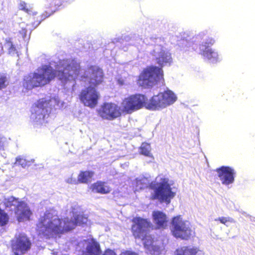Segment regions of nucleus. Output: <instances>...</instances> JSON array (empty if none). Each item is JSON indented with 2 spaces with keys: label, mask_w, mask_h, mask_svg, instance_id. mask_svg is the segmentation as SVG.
<instances>
[{
  "label": "nucleus",
  "mask_w": 255,
  "mask_h": 255,
  "mask_svg": "<svg viewBox=\"0 0 255 255\" xmlns=\"http://www.w3.org/2000/svg\"><path fill=\"white\" fill-rule=\"evenodd\" d=\"M91 223L87 214H79L74 216V219L68 217L59 218L49 211L40 216L36 224L38 235L50 239L55 235L60 236L74 229L76 226H86Z\"/></svg>",
  "instance_id": "1"
},
{
  "label": "nucleus",
  "mask_w": 255,
  "mask_h": 255,
  "mask_svg": "<svg viewBox=\"0 0 255 255\" xmlns=\"http://www.w3.org/2000/svg\"><path fill=\"white\" fill-rule=\"evenodd\" d=\"M177 97L170 90H166L153 96L149 101L142 94H136L125 98L121 104L123 115L130 114L143 107L150 110H158L173 104Z\"/></svg>",
  "instance_id": "2"
},
{
  "label": "nucleus",
  "mask_w": 255,
  "mask_h": 255,
  "mask_svg": "<svg viewBox=\"0 0 255 255\" xmlns=\"http://www.w3.org/2000/svg\"><path fill=\"white\" fill-rule=\"evenodd\" d=\"M62 69L57 71L49 65H43L40 73H35L36 84L42 87L48 84L57 76L63 82H75L80 74V63L75 59L64 60L61 64Z\"/></svg>",
  "instance_id": "3"
},
{
  "label": "nucleus",
  "mask_w": 255,
  "mask_h": 255,
  "mask_svg": "<svg viewBox=\"0 0 255 255\" xmlns=\"http://www.w3.org/2000/svg\"><path fill=\"white\" fill-rule=\"evenodd\" d=\"M82 69L80 71L81 72ZM79 76L81 81L86 82L88 80L89 86L81 90L79 95L81 102L87 107L91 108L95 107L100 98V94L96 87L101 84L104 81V74L103 70L97 65L88 66L83 75Z\"/></svg>",
  "instance_id": "4"
},
{
  "label": "nucleus",
  "mask_w": 255,
  "mask_h": 255,
  "mask_svg": "<svg viewBox=\"0 0 255 255\" xmlns=\"http://www.w3.org/2000/svg\"><path fill=\"white\" fill-rule=\"evenodd\" d=\"M131 232L135 239H141L144 247H147L152 245L153 239L149 234L152 224L147 219L141 217H134L131 220Z\"/></svg>",
  "instance_id": "5"
},
{
  "label": "nucleus",
  "mask_w": 255,
  "mask_h": 255,
  "mask_svg": "<svg viewBox=\"0 0 255 255\" xmlns=\"http://www.w3.org/2000/svg\"><path fill=\"white\" fill-rule=\"evenodd\" d=\"M163 80V71L161 68L151 65L144 68L138 75L137 85L144 88H149Z\"/></svg>",
  "instance_id": "6"
},
{
  "label": "nucleus",
  "mask_w": 255,
  "mask_h": 255,
  "mask_svg": "<svg viewBox=\"0 0 255 255\" xmlns=\"http://www.w3.org/2000/svg\"><path fill=\"white\" fill-rule=\"evenodd\" d=\"M160 180L157 187H156V184L154 182L149 184V188L154 190L150 199L153 200L157 199L161 203L165 202L166 204H169L171 200L175 196L176 193L172 190L168 178H163Z\"/></svg>",
  "instance_id": "7"
},
{
  "label": "nucleus",
  "mask_w": 255,
  "mask_h": 255,
  "mask_svg": "<svg viewBox=\"0 0 255 255\" xmlns=\"http://www.w3.org/2000/svg\"><path fill=\"white\" fill-rule=\"evenodd\" d=\"M171 232L176 238L188 240L192 236V231L189 223L182 219L180 215L174 217L171 220Z\"/></svg>",
  "instance_id": "8"
},
{
  "label": "nucleus",
  "mask_w": 255,
  "mask_h": 255,
  "mask_svg": "<svg viewBox=\"0 0 255 255\" xmlns=\"http://www.w3.org/2000/svg\"><path fill=\"white\" fill-rule=\"evenodd\" d=\"M99 117L104 120L113 121L123 115L122 107L113 102H105L97 110Z\"/></svg>",
  "instance_id": "9"
},
{
  "label": "nucleus",
  "mask_w": 255,
  "mask_h": 255,
  "mask_svg": "<svg viewBox=\"0 0 255 255\" xmlns=\"http://www.w3.org/2000/svg\"><path fill=\"white\" fill-rule=\"evenodd\" d=\"M11 248L13 253L23 255L27 253L31 247L30 239L24 234L15 235L14 238L11 240Z\"/></svg>",
  "instance_id": "10"
},
{
  "label": "nucleus",
  "mask_w": 255,
  "mask_h": 255,
  "mask_svg": "<svg viewBox=\"0 0 255 255\" xmlns=\"http://www.w3.org/2000/svg\"><path fill=\"white\" fill-rule=\"evenodd\" d=\"M222 184L228 185L234 182L235 171L229 166H222L216 169Z\"/></svg>",
  "instance_id": "11"
},
{
  "label": "nucleus",
  "mask_w": 255,
  "mask_h": 255,
  "mask_svg": "<svg viewBox=\"0 0 255 255\" xmlns=\"http://www.w3.org/2000/svg\"><path fill=\"white\" fill-rule=\"evenodd\" d=\"M15 214L19 222L30 220L32 213L27 204L24 201H20L15 208Z\"/></svg>",
  "instance_id": "12"
},
{
  "label": "nucleus",
  "mask_w": 255,
  "mask_h": 255,
  "mask_svg": "<svg viewBox=\"0 0 255 255\" xmlns=\"http://www.w3.org/2000/svg\"><path fill=\"white\" fill-rule=\"evenodd\" d=\"M152 217L157 229H164L166 228L168 220L165 213L161 211H155L152 213Z\"/></svg>",
  "instance_id": "13"
},
{
  "label": "nucleus",
  "mask_w": 255,
  "mask_h": 255,
  "mask_svg": "<svg viewBox=\"0 0 255 255\" xmlns=\"http://www.w3.org/2000/svg\"><path fill=\"white\" fill-rule=\"evenodd\" d=\"M175 255H204V253L195 246H184L176 250Z\"/></svg>",
  "instance_id": "14"
},
{
  "label": "nucleus",
  "mask_w": 255,
  "mask_h": 255,
  "mask_svg": "<svg viewBox=\"0 0 255 255\" xmlns=\"http://www.w3.org/2000/svg\"><path fill=\"white\" fill-rule=\"evenodd\" d=\"M90 189L92 192L101 194H107L109 193L111 188L107 185L106 182L102 181H97L91 184Z\"/></svg>",
  "instance_id": "15"
},
{
  "label": "nucleus",
  "mask_w": 255,
  "mask_h": 255,
  "mask_svg": "<svg viewBox=\"0 0 255 255\" xmlns=\"http://www.w3.org/2000/svg\"><path fill=\"white\" fill-rule=\"evenodd\" d=\"M171 55V53L169 52L163 50H161L155 59L157 64L159 66L158 67L161 68L162 69L164 66L167 64L170 65L172 61Z\"/></svg>",
  "instance_id": "16"
},
{
  "label": "nucleus",
  "mask_w": 255,
  "mask_h": 255,
  "mask_svg": "<svg viewBox=\"0 0 255 255\" xmlns=\"http://www.w3.org/2000/svg\"><path fill=\"white\" fill-rule=\"evenodd\" d=\"M85 243L86 249L83 255H100L101 252L98 243L93 240L85 241Z\"/></svg>",
  "instance_id": "17"
},
{
  "label": "nucleus",
  "mask_w": 255,
  "mask_h": 255,
  "mask_svg": "<svg viewBox=\"0 0 255 255\" xmlns=\"http://www.w3.org/2000/svg\"><path fill=\"white\" fill-rule=\"evenodd\" d=\"M95 174L92 170L81 171L77 177V182L79 183L88 184L91 182Z\"/></svg>",
  "instance_id": "18"
},
{
  "label": "nucleus",
  "mask_w": 255,
  "mask_h": 255,
  "mask_svg": "<svg viewBox=\"0 0 255 255\" xmlns=\"http://www.w3.org/2000/svg\"><path fill=\"white\" fill-rule=\"evenodd\" d=\"M36 83L35 73H30L24 77L23 85L26 89L31 90L34 88L38 87Z\"/></svg>",
  "instance_id": "19"
},
{
  "label": "nucleus",
  "mask_w": 255,
  "mask_h": 255,
  "mask_svg": "<svg viewBox=\"0 0 255 255\" xmlns=\"http://www.w3.org/2000/svg\"><path fill=\"white\" fill-rule=\"evenodd\" d=\"M139 153L145 156L153 157L151 153V147L150 144L143 142L139 147Z\"/></svg>",
  "instance_id": "20"
},
{
  "label": "nucleus",
  "mask_w": 255,
  "mask_h": 255,
  "mask_svg": "<svg viewBox=\"0 0 255 255\" xmlns=\"http://www.w3.org/2000/svg\"><path fill=\"white\" fill-rule=\"evenodd\" d=\"M201 54L209 60L216 59L218 55L217 52L211 48H209L208 47H206L205 50H203Z\"/></svg>",
  "instance_id": "21"
},
{
  "label": "nucleus",
  "mask_w": 255,
  "mask_h": 255,
  "mask_svg": "<svg viewBox=\"0 0 255 255\" xmlns=\"http://www.w3.org/2000/svg\"><path fill=\"white\" fill-rule=\"evenodd\" d=\"M19 202L18 198L10 196L4 199L3 204L5 208H11L13 206L16 207Z\"/></svg>",
  "instance_id": "22"
},
{
  "label": "nucleus",
  "mask_w": 255,
  "mask_h": 255,
  "mask_svg": "<svg viewBox=\"0 0 255 255\" xmlns=\"http://www.w3.org/2000/svg\"><path fill=\"white\" fill-rule=\"evenodd\" d=\"M102 255H117V254L112 250L108 249H106ZM120 255H138L137 254L130 252L128 251H126L122 253Z\"/></svg>",
  "instance_id": "23"
},
{
  "label": "nucleus",
  "mask_w": 255,
  "mask_h": 255,
  "mask_svg": "<svg viewBox=\"0 0 255 255\" xmlns=\"http://www.w3.org/2000/svg\"><path fill=\"white\" fill-rule=\"evenodd\" d=\"M9 217L6 213L0 208V226H3L8 222Z\"/></svg>",
  "instance_id": "24"
},
{
  "label": "nucleus",
  "mask_w": 255,
  "mask_h": 255,
  "mask_svg": "<svg viewBox=\"0 0 255 255\" xmlns=\"http://www.w3.org/2000/svg\"><path fill=\"white\" fill-rule=\"evenodd\" d=\"M49 100H45L44 99H39L36 104V107L42 110L47 108L49 106Z\"/></svg>",
  "instance_id": "25"
},
{
  "label": "nucleus",
  "mask_w": 255,
  "mask_h": 255,
  "mask_svg": "<svg viewBox=\"0 0 255 255\" xmlns=\"http://www.w3.org/2000/svg\"><path fill=\"white\" fill-rule=\"evenodd\" d=\"M19 9L24 11L28 14H30L32 12V7L27 5L26 3L23 1H20V2L19 3Z\"/></svg>",
  "instance_id": "26"
},
{
  "label": "nucleus",
  "mask_w": 255,
  "mask_h": 255,
  "mask_svg": "<svg viewBox=\"0 0 255 255\" xmlns=\"http://www.w3.org/2000/svg\"><path fill=\"white\" fill-rule=\"evenodd\" d=\"M15 163L22 167H25L28 165V161L21 157L16 158Z\"/></svg>",
  "instance_id": "27"
},
{
  "label": "nucleus",
  "mask_w": 255,
  "mask_h": 255,
  "mask_svg": "<svg viewBox=\"0 0 255 255\" xmlns=\"http://www.w3.org/2000/svg\"><path fill=\"white\" fill-rule=\"evenodd\" d=\"M216 221H219L221 223L223 224H225L227 222H230V223H234L235 221L234 219L230 217H220L218 219L216 220Z\"/></svg>",
  "instance_id": "28"
},
{
  "label": "nucleus",
  "mask_w": 255,
  "mask_h": 255,
  "mask_svg": "<svg viewBox=\"0 0 255 255\" xmlns=\"http://www.w3.org/2000/svg\"><path fill=\"white\" fill-rule=\"evenodd\" d=\"M7 81V78L5 76L0 74V90L5 88L6 85L5 83Z\"/></svg>",
  "instance_id": "29"
},
{
  "label": "nucleus",
  "mask_w": 255,
  "mask_h": 255,
  "mask_svg": "<svg viewBox=\"0 0 255 255\" xmlns=\"http://www.w3.org/2000/svg\"><path fill=\"white\" fill-rule=\"evenodd\" d=\"M215 42V40L212 38H210L208 39L205 42L204 45H202V46H205V48L208 47L209 45H212Z\"/></svg>",
  "instance_id": "30"
},
{
  "label": "nucleus",
  "mask_w": 255,
  "mask_h": 255,
  "mask_svg": "<svg viewBox=\"0 0 255 255\" xmlns=\"http://www.w3.org/2000/svg\"><path fill=\"white\" fill-rule=\"evenodd\" d=\"M3 52V46L1 43H0V55Z\"/></svg>",
  "instance_id": "31"
},
{
  "label": "nucleus",
  "mask_w": 255,
  "mask_h": 255,
  "mask_svg": "<svg viewBox=\"0 0 255 255\" xmlns=\"http://www.w3.org/2000/svg\"><path fill=\"white\" fill-rule=\"evenodd\" d=\"M40 20H38L37 21L36 23H34L33 24L34 25V24H36V25H39L40 24Z\"/></svg>",
  "instance_id": "32"
},
{
  "label": "nucleus",
  "mask_w": 255,
  "mask_h": 255,
  "mask_svg": "<svg viewBox=\"0 0 255 255\" xmlns=\"http://www.w3.org/2000/svg\"><path fill=\"white\" fill-rule=\"evenodd\" d=\"M2 145V138L0 137V147Z\"/></svg>",
  "instance_id": "33"
},
{
  "label": "nucleus",
  "mask_w": 255,
  "mask_h": 255,
  "mask_svg": "<svg viewBox=\"0 0 255 255\" xmlns=\"http://www.w3.org/2000/svg\"><path fill=\"white\" fill-rule=\"evenodd\" d=\"M13 253V255H20L19 253H17L16 252Z\"/></svg>",
  "instance_id": "34"
},
{
  "label": "nucleus",
  "mask_w": 255,
  "mask_h": 255,
  "mask_svg": "<svg viewBox=\"0 0 255 255\" xmlns=\"http://www.w3.org/2000/svg\"><path fill=\"white\" fill-rule=\"evenodd\" d=\"M58 4L59 5H62V0H60V1H59V2L58 3Z\"/></svg>",
  "instance_id": "35"
}]
</instances>
